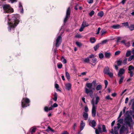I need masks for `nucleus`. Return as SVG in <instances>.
Segmentation results:
<instances>
[{"instance_id": "nucleus-1", "label": "nucleus", "mask_w": 134, "mask_h": 134, "mask_svg": "<svg viewBox=\"0 0 134 134\" xmlns=\"http://www.w3.org/2000/svg\"><path fill=\"white\" fill-rule=\"evenodd\" d=\"M8 18L9 21L8 23V31H10L12 30L14 31V28L19 23V15L18 14H13L12 16L11 19L10 20L8 15Z\"/></svg>"}, {"instance_id": "nucleus-2", "label": "nucleus", "mask_w": 134, "mask_h": 134, "mask_svg": "<svg viewBox=\"0 0 134 134\" xmlns=\"http://www.w3.org/2000/svg\"><path fill=\"white\" fill-rule=\"evenodd\" d=\"M117 126H115L114 127V130L112 128L111 129L110 132L111 134H118V131L119 129L120 128L121 125L119 124H117ZM129 130L128 129L125 128L124 126H122L121 127L119 131L120 134H128Z\"/></svg>"}, {"instance_id": "nucleus-3", "label": "nucleus", "mask_w": 134, "mask_h": 134, "mask_svg": "<svg viewBox=\"0 0 134 134\" xmlns=\"http://www.w3.org/2000/svg\"><path fill=\"white\" fill-rule=\"evenodd\" d=\"M96 84V80H94L91 83H87L86 84L85 88V92L87 94L90 93V96L91 98L93 96V92L92 90H94V88L92 87V85L95 86Z\"/></svg>"}, {"instance_id": "nucleus-4", "label": "nucleus", "mask_w": 134, "mask_h": 134, "mask_svg": "<svg viewBox=\"0 0 134 134\" xmlns=\"http://www.w3.org/2000/svg\"><path fill=\"white\" fill-rule=\"evenodd\" d=\"M99 100V98L98 96H97L96 97L95 102L94 101V99H93L91 101V103L92 104V116L93 117H94L96 115V110L98 102Z\"/></svg>"}, {"instance_id": "nucleus-5", "label": "nucleus", "mask_w": 134, "mask_h": 134, "mask_svg": "<svg viewBox=\"0 0 134 134\" xmlns=\"http://www.w3.org/2000/svg\"><path fill=\"white\" fill-rule=\"evenodd\" d=\"M4 12L7 13H10L13 12V9L8 4H4L2 6Z\"/></svg>"}, {"instance_id": "nucleus-6", "label": "nucleus", "mask_w": 134, "mask_h": 134, "mask_svg": "<svg viewBox=\"0 0 134 134\" xmlns=\"http://www.w3.org/2000/svg\"><path fill=\"white\" fill-rule=\"evenodd\" d=\"M30 101L29 99L27 98H23L21 100V106L23 108L26 107L29 105V103Z\"/></svg>"}, {"instance_id": "nucleus-7", "label": "nucleus", "mask_w": 134, "mask_h": 134, "mask_svg": "<svg viewBox=\"0 0 134 134\" xmlns=\"http://www.w3.org/2000/svg\"><path fill=\"white\" fill-rule=\"evenodd\" d=\"M132 121V118L130 116H127L125 118V123L127 125H130V123Z\"/></svg>"}, {"instance_id": "nucleus-8", "label": "nucleus", "mask_w": 134, "mask_h": 134, "mask_svg": "<svg viewBox=\"0 0 134 134\" xmlns=\"http://www.w3.org/2000/svg\"><path fill=\"white\" fill-rule=\"evenodd\" d=\"M62 41V37L60 35L59 36L56 38L55 46L56 47H58Z\"/></svg>"}, {"instance_id": "nucleus-9", "label": "nucleus", "mask_w": 134, "mask_h": 134, "mask_svg": "<svg viewBox=\"0 0 134 134\" xmlns=\"http://www.w3.org/2000/svg\"><path fill=\"white\" fill-rule=\"evenodd\" d=\"M58 106V104L56 103H54L49 108L47 107H45L44 109V110L46 112H48V111L52 110L53 108H56Z\"/></svg>"}, {"instance_id": "nucleus-10", "label": "nucleus", "mask_w": 134, "mask_h": 134, "mask_svg": "<svg viewBox=\"0 0 134 134\" xmlns=\"http://www.w3.org/2000/svg\"><path fill=\"white\" fill-rule=\"evenodd\" d=\"M70 9L69 8H68L66 11V15L65 16V18L64 20V23H65L66 21H67L68 19V18L69 17V16L70 14Z\"/></svg>"}, {"instance_id": "nucleus-11", "label": "nucleus", "mask_w": 134, "mask_h": 134, "mask_svg": "<svg viewBox=\"0 0 134 134\" xmlns=\"http://www.w3.org/2000/svg\"><path fill=\"white\" fill-rule=\"evenodd\" d=\"M130 114L131 115L134 119V108H133L132 110H130V111H127L126 112L125 115L127 116H130L129 114Z\"/></svg>"}, {"instance_id": "nucleus-12", "label": "nucleus", "mask_w": 134, "mask_h": 134, "mask_svg": "<svg viewBox=\"0 0 134 134\" xmlns=\"http://www.w3.org/2000/svg\"><path fill=\"white\" fill-rule=\"evenodd\" d=\"M125 70L123 68H121L120 69L118 73V76H122V75L124 73Z\"/></svg>"}, {"instance_id": "nucleus-13", "label": "nucleus", "mask_w": 134, "mask_h": 134, "mask_svg": "<svg viewBox=\"0 0 134 134\" xmlns=\"http://www.w3.org/2000/svg\"><path fill=\"white\" fill-rule=\"evenodd\" d=\"M88 121H90L89 123L90 125L93 127H94L96 126V123L95 120H93L91 121V120H90L89 119Z\"/></svg>"}, {"instance_id": "nucleus-14", "label": "nucleus", "mask_w": 134, "mask_h": 134, "mask_svg": "<svg viewBox=\"0 0 134 134\" xmlns=\"http://www.w3.org/2000/svg\"><path fill=\"white\" fill-rule=\"evenodd\" d=\"M102 132L100 126L99 125L98 127V129H96L95 130L96 133V134H99V133H101Z\"/></svg>"}, {"instance_id": "nucleus-15", "label": "nucleus", "mask_w": 134, "mask_h": 134, "mask_svg": "<svg viewBox=\"0 0 134 134\" xmlns=\"http://www.w3.org/2000/svg\"><path fill=\"white\" fill-rule=\"evenodd\" d=\"M85 125V124L83 120L81 121L80 124V131H82Z\"/></svg>"}, {"instance_id": "nucleus-16", "label": "nucleus", "mask_w": 134, "mask_h": 134, "mask_svg": "<svg viewBox=\"0 0 134 134\" xmlns=\"http://www.w3.org/2000/svg\"><path fill=\"white\" fill-rule=\"evenodd\" d=\"M65 87L67 90L69 91L71 88V85L70 83H66L65 85Z\"/></svg>"}, {"instance_id": "nucleus-17", "label": "nucleus", "mask_w": 134, "mask_h": 134, "mask_svg": "<svg viewBox=\"0 0 134 134\" xmlns=\"http://www.w3.org/2000/svg\"><path fill=\"white\" fill-rule=\"evenodd\" d=\"M109 72V69L108 66H107L104 68L103 70V72L104 74H107Z\"/></svg>"}, {"instance_id": "nucleus-18", "label": "nucleus", "mask_w": 134, "mask_h": 134, "mask_svg": "<svg viewBox=\"0 0 134 134\" xmlns=\"http://www.w3.org/2000/svg\"><path fill=\"white\" fill-rule=\"evenodd\" d=\"M19 9L20 10H21L20 12L23 13V9L21 3V2H19Z\"/></svg>"}, {"instance_id": "nucleus-19", "label": "nucleus", "mask_w": 134, "mask_h": 134, "mask_svg": "<svg viewBox=\"0 0 134 134\" xmlns=\"http://www.w3.org/2000/svg\"><path fill=\"white\" fill-rule=\"evenodd\" d=\"M111 27L114 29H116L119 28L121 27V26L119 25L116 24L113 25Z\"/></svg>"}, {"instance_id": "nucleus-20", "label": "nucleus", "mask_w": 134, "mask_h": 134, "mask_svg": "<svg viewBox=\"0 0 134 134\" xmlns=\"http://www.w3.org/2000/svg\"><path fill=\"white\" fill-rule=\"evenodd\" d=\"M131 51L130 50H129L127 51L126 53L125 56L126 57H129L131 54Z\"/></svg>"}, {"instance_id": "nucleus-21", "label": "nucleus", "mask_w": 134, "mask_h": 134, "mask_svg": "<svg viewBox=\"0 0 134 134\" xmlns=\"http://www.w3.org/2000/svg\"><path fill=\"white\" fill-rule=\"evenodd\" d=\"M83 116L85 120H87L88 117V115L87 113L84 112L83 115Z\"/></svg>"}, {"instance_id": "nucleus-22", "label": "nucleus", "mask_w": 134, "mask_h": 134, "mask_svg": "<svg viewBox=\"0 0 134 134\" xmlns=\"http://www.w3.org/2000/svg\"><path fill=\"white\" fill-rule=\"evenodd\" d=\"M104 55L105 57L107 58H109L111 55V53L110 52H106Z\"/></svg>"}, {"instance_id": "nucleus-23", "label": "nucleus", "mask_w": 134, "mask_h": 134, "mask_svg": "<svg viewBox=\"0 0 134 134\" xmlns=\"http://www.w3.org/2000/svg\"><path fill=\"white\" fill-rule=\"evenodd\" d=\"M96 40L94 37H91L90 39V41L92 43H94L96 42Z\"/></svg>"}, {"instance_id": "nucleus-24", "label": "nucleus", "mask_w": 134, "mask_h": 134, "mask_svg": "<svg viewBox=\"0 0 134 134\" xmlns=\"http://www.w3.org/2000/svg\"><path fill=\"white\" fill-rule=\"evenodd\" d=\"M128 28L131 31L134 30V24L130 25V26H129Z\"/></svg>"}, {"instance_id": "nucleus-25", "label": "nucleus", "mask_w": 134, "mask_h": 134, "mask_svg": "<svg viewBox=\"0 0 134 134\" xmlns=\"http://www.w3.org/2000/svg\"><path fill=\"white\" fill-rule=\"evenodd\" d=\"M89 25L88 24L86 23V22L85 21H83L82 24V26L84 27L87 26H88Z\"/></svg>"}, {"instance_id": "nucleus-26", "label": "nucleus", "mask_w": 134, "mask_h": 134, "mask_svg": "<svg viewBox=\"0 0 134 134\" xmlns=\"http://www.w3.org/2000/svg\"><path fill=\"white\" fill-rule=\"evenodd\" d=\"M132 60H134V54H133L130 56L128 58V61H130Z\"/></svg>"}, {"instance_id": "nucleus-27", "label": "nucleus", "mask_w": 134, "mask_h": 134, "mask_svg": "<svg viewBox=\"0 0 134 134\" xmlns=\"http://www.w3.org/2000/svg\"><path fill=\"white\" fill-rule=\"evenodd\" d=\"M102 88V86L101 85H97L96 87V90L97 91L101 90Z\"/></svg>"}, {"instance_id": "nucleus-28", "label": "nucleus", "mask_w": 134, "mask_h": 134, "mask_svg": "<svg viewBox=\"0 0 134 134\" xmlns=\"http://www.w3.org/2000/svg\"><path fill=\"white\" fill-rule=\"evenodd\" d=\"M61 60L62 62L64 63L65 64L66 63L67 61L65 59L63 56H62L61 58Z\"/></svg>"}, {"instance_id": "nucleus-29", "label": "nucleus", "mask_w": 134, "mask_h": 134, "mask_svg": "<svg viewBox=\"0 0 134 134\" xmlns=\"http://www.w3.org/2000/svg\"><path fill=\"white\" fill-rule=\"evenodd\" d=\"M104 13L103 11H101L98 14V15L100 17H102L103 16Z\"/></svg>"}, {"instance_id": "nucleus-30", "label": "nucleus", "mask_w": 134, "mask_h": 134, "mask_svg": "<svg viewBox=\"0 0 134 134\" xmlns=\"http://www.w3.org/2000/svg\"><path fill=\"white\" fill-rule=\"evenodd\" d=\"M46 131L48 132H49V131H51L53 132H54V130L52 129L49 126L48 127V128L46 130Z\"/></svg>"}, {"instance_id": "nucleus-31", "label": "nucleus", "mask_w": 134, "mask_h": 134, "mask_svg": "<svg viewBox=\"0 0 134 134\" xmlns=\"http://www.w3.org/2000/svg\"><path fill=\"white\" fill-rule=\"evenodd\" d=\"M134 70V67H133L132 65H130V66L128 68V70L130 72L132 71V70Z\"/></svg>"}, {"instance_id": "nucleus-32", "label": "nucleus", "mask_w": 134, "mask_h": 134, "mask_svg": "<svg viewBox=\"0 0 134 134\" xmlns=\"http://www.w3.org/2000/svg\"><path fill=\"white\" fill-rule=\"evenodd\" d=\"M65 75L66 77L68 80L70 79V76L69 73L68 72H65Z\"/></svg>"}, {"instance_id": "nucleus-33", "label": "nucleus", "mask_w": 134, "mask_h": 134, "mask_svg": "<svg viewBox=\"0 0 134 134\" xmlns=\"http://www.w3.org/2000/svg\"><path fill=\"white\" fill-rule=\"evenodd\" d=\"M99 47V44H97L94 47V48L95 51H96Z\"/></svg>"}, {"instance_id": "nucleus-34", "label": "nucleus", "mask_w": 134, "mask_h": 134, "mask_svg": "<svg viewBox=\"0 0 134 134\" xmlns=\"http://www.w3.org/2000/svg\"><path fill=\"white\" fill-rule=\"evenodd\" d=\"M122 24L126 27H127L128 28V27L129 26V24L127 22L122 23Z\"/></svg>"}, {"instance_id": "nucleus-35", "label": "nucleus", "mask_w": 134, "mask_h": 134, "mask_svg": "<svg viewBox=\"0 0 134 134\" xmlns=\"http://www.w3.org/2000/svg\"><path fill=\"white\" fill-rule=\"evenodd\" d=\"M83 61L85 63H88L90 62L89 58L88 57L85 58L83 60Z\"/></svg>"}, {"instance_id": "nucleus-36", "label": "nucleus", "mask_w": 134, "mask_h": 134, "mask_svg": "<svg viewBox=\"0 0 134 134\" xmlns=\"http://www.w3.org/2000/svg\"><path fill=\"white\" fill-rule=\"evenodd\" d=\"M118 119V122L119 123L118 124H122L123 123L124 121V120L123 119Z\"/></svg>"}, {"instance_id": "nucleus-37", "label": "nucleus", "mask_w": 134, "mask_h": 134, "mask_svg": "<svg viewBox=\"0 0 134 134\" xmlns=\"http://www.w3.org/2000/svg\"><path fill=\"white\" fill-rule=\"evenodd\" d=\"M120 77V78L119 81V84H121L122 83L123 81V80L124 78V77L122 76H119Z\"/></svg>"}, {"instance_id": "nucleus-38", "label": "nucleus", "mask_w": 134, "mask_h": 134, "mask_svg": "<svg viewBox=\"0 0 134 134\" xmlns=\"http://www.w3.org/2000/svg\"><path fill=\"white\" fill-rule=\"evenodd\" d=\"M75 37L78 38H82V36L80 34H78L76 35L75 36Z\"/></svg>"}, {"instance_id": "nucleus-39", "label": "nucleus", "mask_w": 134, "mask_h": 134, "mask_svg": "<svg viewBox=\"0 0 134 134\" xmlns=\"http://www.w3.org/2000/svg\"><path fill=\"white\" fill-rule=\"evenodd\" d=\"M122 63V61L121 60H118L117 61V64L118 66H120L121 65Z\"/></svg>"}, {"instance_id": "nucleus-40", "label": "nucleus", "mask_w": 134, "mask_h": 134, "mask_svg": "<svg viewBox=\"0 0 134 134\" xmlns=\"http://www.w3.org/2000/svg\"><path fill=\"white\" fill-rule=\"evenodd\" d=\"M36 129L35 127H33L31 129V133L32 134L34 133L36 130Z\"/></svg>"}, {"instance_id": "nucleus-41", "label": "nucleus", "mask_w": 134, "mask_h": 134, "mask_svg": "<svg viewBox=\"0 0 134 134\" xmlns=\"http://www.w3.org/2000/svg\"><path fill=\"white\" fill-rule=\"evenodd\" d=\"M99 57L100 59H102L104 57V55L102 53H100L99 54Z\"/></svg>"}, {"instance_id": "nucleus-42", "label": "nucleus", "mask_w": 134, "mask_h": 134, "mask_svg": "<svg viewBox=\"0 0 134 134\" xmlns=\"http://www.w3.org/2000/svg\"><path fill=\"white\" fill-rule=\"evenodd\" d=\"M76 44L79 47H80L82 45V44L81 43L78 42H76Z\"/></svg>"}, {"instance_id": "nucleus-43", "label": "nucleus", "mask_w": 134, "mask_h": 134, "mask_svg": "<svg viewBox=\"0 0 134 134\" xmlns=\"http://www.w3.org/2000/svg\"><path fill=\"white\" fill-rule=\"evenodd\" d=\"M57 98V96L56 93H55L54 97L53 98V100L55 101H56Z\"/></svg>"}, {"instance_id": "nucleus-44", "label": "nucleus", "mask_w": 134, "mask_h": 134, "mask_svg": "<svg viewBox=\"0 0 134 134\" xmlns=\"http://www.w3.org/2000/svg\"><path fill=\"white\" fill-rule=\"evenodd\" d=\"M127 59L126 58L124 59L123 62H122V63L124 65H125L127 64Z\"/></svg>"}, {"instance_id": "nucleus-45", "label": "nucleus", "mask_w": 134, "mask_h": 134, "mask_svg": "<svg viewBox=\"0 0 134 134\" xmlns=\"http://www.w3.org/2000/svg\"><path fill=\"white\" fill-rule=\"evenodd\" d=\"M97 61V59L96 58H93L92 59L91 62L93 63H96Z\"/></svg>"}, {"instance_id": "nucleus-46", "label": "nucleus", "mask_w": 134, "mask_h": 134, "mask_svg": "<svg viewBox=\"0 0 134 134\" xmlns=\"http://www.w3.org/2000/svg\"><path fill=\"white\" fill-rule=\"evenodd\" d=\"M84 111H85V113H87L88 112V107L87 106H85L84 108Z\"/></svg>"}, {"instance_id": "nucleus-47", "label": "nucleus", "mask_w": 134, "mask_h": 134, "mask_svg": "<svg viewBox=\"0 0 134 134\" xmlns=\"http://www.w3.org/2000/svg\"><path fill=\"white\" fill-rule=\"evenodd\" d=\"M106 32V31L104 30H102L101 31L100 33L101 35L103 36V35Z\"/></svg>"}, {"instance_id": "nucleus-48", "label": "nucleus", "mask_w": 134, "mask_h": 134, "mask_svg": "<svg viewBox=\"0 0 134 134\" xmlns=\"http://www.w3.org/2000/svg\"><path fill=\"white\" fill-rule=\"evenodd\" d=\"M130 43L129 42L125 43V45L127 47H128L130 46Z\"/></svg>"}, {"instance_id": "nucleus-49", "label": "nucleus", "mask_w": 134, "mask_h": 134, "mask_svg": "<svg viewBox=\"0 0 134 134\" xmlns=\"http://www.w3.org/2000/svg\"><path fill=\"white\" fill-rule=\"evenodd\" d=\"M121 52L120 51H116L115 53V55H116L119 54Z\"/></svg>"}, {"instance_id": "nucleus-50", "label": "nucleus", "mask_w": 134, "mask_h": 134, "mask_svg": "<svg viewBox=\"0 0 134 134\" xmlns=\"http://www.w3.org/2000/svg\"><path fill=\"white\" fill-rule=\"evenodd\" d=\"M102 129L103 132H105L106 131L105 126L104 125H103L102 126Z\"/></svg>"}, {"instance_id": "nucleus-51", "label": "nucleus", "mask_w": 134, "mask_h": 134, "mask_svg": "<svg viewBox=\"0 0 134 134\" xmlns=\"http://www.w3.org/2000/svg\"><path fill=\"white\" fill-rule=\"evenodd\" d=\"M105 98L107 100L110 99L111 100L112 99V98L110 97L109 95H108L106 96L105 97Z\"/></svg>"}, {"instance_id": "nucleus-52", "label": "nucleus", "mask_w": 134, "mask_h": 134, "mask_svg": "<svg viewBox=\"0 0 134 134\" xmlns=\"http://www.w3.org/2000/svg\"><path fill=\"white\" fill-rule=\"evenodd\" d=\"M94 13V11L92 10L91 12L90 13L89 15L91 16H92Z\"/></svg>"}, {"instance_id": "nucleus-53", "label": "nucleus", "mask_w": 134, "mask_h": 134, "mask_svg": "<svg viewBox=\"0 0 134 134\" xmlns=\"http://www.w3.org/2000/svg\"><path fill=\"white\" fill-rule=\"evenodd\" d=\"M110 77H112L113 76V74L112 72H110L107 74Z\"/></svg>"}, {"instance_id": "nucleus-54", "label": "nucleus", "mask_w": 134, "mask_h": 134, "mask_svg": "<svg viewBox=\"0 0 134 134\" xmlns=\"http://www.w3.org/2000/svg\"><path fill=\"white\" fill-rule=\"evenodd\" d=\"M108 41V40H105L101 42L102 44H104L106 43Z\"/></svg>"}, {"instance_id": "nucleus-55", "label": "nucleus", "mask_w": 134, "mask_h": 134, "mask_svg": "<svg viewBox=\"0 0 134 134\" xmlns=\"http://www.w3.org/2000/svg\"><path fill=\"white\" fill-rule=\"evenodd\" d=\"M62 64H57V66L58 68L59 69H61V68L62 67Z\"/></svg>"}, {"instance_id": "nucleus-56", "label": "nucleus", "mask_w": 134, "mask_h": 134, "mask_svg": "<svg viewBox=\"0 0 134 134\" xmlns=\"http://www.w3.org/2000/svg\"><path fill=\"white\" fill-rule=\"evenodd\" d=\"M104 82L105 85V88H106L108 85V82L107 80H104Z\"/></svg>"}, {"instance_id": "nucleus-57", "label": "nucleus", "mask_w": 134, "mask_h": 134, "mask_svg": "<svg viewBox=\"0 0 134 134\" xmlns=\"http://www.w3.org/2000/svg\"><path fill=\"white\" fill-rule=\"evenodd\" d=\"M122 115V111H121L119 115V116L118 117L117 119H119L121 116Z\"/></svg>"}, {"instance_id": "nucleus-58", "label": "nucleus", "mask_w": 134, "mask_h": 134, "mask_svg": "<svg viewBox=\"0 0 134 134\" xmlns=\"http://www.w3.org/2000/svg\"><path fill=\"white\" fill-rule=\"evenodd\" d=\"M84 28V27H83L81 25V27H80V28L79 30V31L80 32L82 31L83 30Z\"/></svg>"}, {"instance_id": "nucleus-59", "label": "nucleus", "mask_w": 134, "mask_h": 134, "mask_svg": "<svg viewBox=\"0 0 134 134\" xmlns=\"http://www.w3.org/2000/svg\"><path fill=\"white\" fill-rule=\"evenodd\" d=\"M100 29H101L100 27H98V28L97 32L96 34H98L99 33Z\"/></svg>"}, {"instance_id": "nucleus-60", "label": "nucleus", "mask_w": 134, "mask_h": 134, "mask_svg": "<svg viewBox=\"0 0 134 134\" xmlns=\"http://www.w3.org/2000/svg\"><path fill=\"white\" fill-rule=\"evenodd\" d=\"M77 126V124L76 123H75L74 124V125H73V128L74 130H75V127H76Z\"/></svg>"}, {"instance_id": "nucleus-61", "label": "nucleus", "mask_w": 134, "mask_h": 134, "mask_svg": "<svg viewBox=\"0 0 134 134\" xmlns=\"http://www.w3.org/2000/svg\"><path fill=\"white\" fill-rule=\"evenodd\" d=\"M55 88L57 89H58L59 88V86L58 85L57 83L55 84Z\"/></svg>"}, {"instance_id": "nucleus-62", "label": "nucleus", "mask_w": 134, "mask_h": 134, "mask_svg": "<svg viewBox=\"0 0 134 134\" xmlns=\"http://www.w3.org/2000/svg\"><path fill=\"white\" fill-rule=\"evenodd\" d=\"M94 55L93 54H91L88 57V58H94Z\"/></svg>"}, {"instance_id": "nucleus-63", "label": "nucleus", "mask_w": 134, "mask_h": 134, "mask_svg": "<svg viewBox=\"0 0 134 134\" xmlns=\"http://www.w3.org/2000/svg\"><path fill=\"white\" fill-rule=\"evenodd\" d=\"M93 0H88V2L89 4L92 3H93Z\"/></svg>"}, {"instance_id": "nucleus-64", "label": "nucleus", "mask_w": 134, "mask_h": 134, "mask_svg": "<svg viewBox=\"0 0 134 134\" xmlns=\"http://www.w3.org/2000/svg\"><path fill=\"white\" fill-rule=\"evenodd\" d=\"M130 72V76L132 77L133 76L134 74L132 71H131Z\"/></svg>"}]
</instances>
